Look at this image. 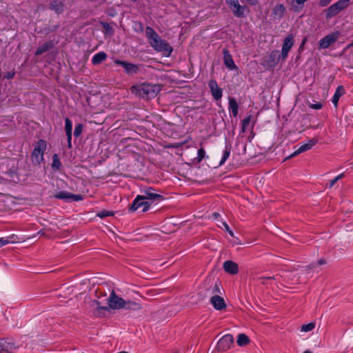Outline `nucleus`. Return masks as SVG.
<instances>
[{
    "instance_id": "nucleus-1",
    "label": "nucleus",
    "mask_w": 353,
    "mask_h": 353,
    "mask_svg": "<svg viewBox=\"0 0 353 353\" xmlns=\"http://www.w3.org/2000/svg\"><path fill=\"white\" fill-rule=\"evenodd\" d=\"M145 37L150 46L157 52H163L169 56L172 52V48L169 43L162 39L154 30L148 26L145 28Z\"/></svg>"
},
{
    "instance_id": "nucleus-2",
    "label": "nucleus",
    "mask_w": 353,
    "mask_h": 353,
    "mask_svg": "<svg viewBox=\"0 0 353 353\" xmlns=\"http://www.w3.org/2000/svg\"><path fill=\"white\" fill-rule=\"evenodd\" d=\"M131 90L140 97L151 99L155 97L161 91V87L157 84L143 83L132 86Z\"/></svg>"
},
{
    "instance_id": "nucleus-3",
    "label": "nucleus",
    "mask_w": 353,
    "mask_h": 353,
    "mask_svg": "<svg viewBox=\"0 0 353 353\" xmlns=\"http://www.w3.org/2000/svg\"><path fill=\"white\" fill-rule=\"evenodd\" d=\"M350 5V0H339L336 3L331 5L329 8L324 10L325 17L330 19L337 15L342 10L346 9Z\"/></svg>"
},
{
    "instance_id": "nucleus-4",
    "label": "nucleus",
    "mask_w": 353,
    "mask_h": 353,
    "mask_svg": "<svg viewBox=\"0 0 353 353\" xmlns=\"http://www.w3.org/2000/svg\"><path fill=\"white\" fill-rule=\"evenodd\" d=\"M151 201H146L140 194L137 195L129 207V211L134 212L141 209L142 212L148 211L151 207Z\"/></svg>"
},
{
    "instance_id": "nucleus-5",
    "label": "nucleus",
    "mask_w": 353,
    "mask_h": 353,
    "mask_svg": "<svg viewBox=\"0 0 353 353\" xmlns=\"http://www.w3.org/2000/svg\"><path fill=\"white\" fill-rule=\"evenodd\" d=\"M46 148L47 143L46 141L41 139L37 141L32 153L33 162L39 164L43 161V154Z\"/></svg>"
},
{
    "instance_id": "nucleus-6",
    "label": "nucleus",
    "mask_w": 353,
    "mask_h": 353,
    "mask_svg": "<svg viewBox=\"0 0 353 353\" xmlns=\"http://www.w3.org/2000/svg\"><path fill=\"white\" fill-rule=\"evenodd\" d=\"M143 194H140L146 201H151V205L154 203H159L164 200L163 195L157 192V191L151 187H148L141 190Z\"/></svg>"
},
{
    "instance_id": "nucleus-7",
    "label": "nucleus",
    "mask_w": 353,
    "mask_h": 353,
    "mask_svg": "<svg viewBox=\"0 0 353 353\" xmlns=\"http://www.w3.org/2000/svg\"><path fill=\"white\" fill-rule=\"evenodd\" d=\"M340 32L336 31L331 34L325 36L323 38L320 39L319 42V49H326L333 44L339 39Z\"/></svg>"
},
{
    "instance_id": "nucleus-8",
    "label": "nucleus",
    "mask_w": 353,
    "mask_h": 353,
    "mask_svg": "<svg viewBox=\"0 0 353 353\" xmlns=\"http://www.w3.org/2000/svg\"><path fill=\"white\" fill-rule=\"evenodd\" d=\"M234 344V338L232 334H225L217 343L216 350L219 352H225Z\"/></svg>"
},
{
    "instance_id": "nucleus-9",
    "label": "nucleus",
    "mask_w": 353,
    "mask_h": 353,
    "mask_svg": "<svg viewBox=\"0 0 353 353\" xmlns=\"http://www.w3.org/2000/svg\"><path fill=\"white\" fill-rule=\"evenodd\" d=\"M107 300L109 307L114 310L123 308L125 301L123 299L118 296L113 290Z\"/></svg>"
},
{
    "instance_id": "nucleus-10",
    "label": "nucleus",
    "mask_w": 353,
    "mask_h": 353,
    "mask_svg": "<svg viewBox=\"0 0 353 353\" xmlns=\"http://www.w3.org/2000/svg\"><path fill=\"white\" fill-rule=\"evenodd\" d=\"M82 285L94 287L95 285H115V283L110 280L97 276L92 277L88 280H84Z\"/></svg>"
},
{
    "instance_id": "nucleus-11",
    "label": "nucleus",
    "mask_w": 353,
    "mask_h": 353,
    "mask_svg": "<svg viewBox=\"0 0 353 353\" xmlns=\"http://www.w3.org/2000/svg\"><path fill=\"white\" fill-rule=\"evenodd\" d=\"M54 197L65 201H79L83 200V196L81 194H74L66 191L59 192L54 195Z\"/></svg>"
},
{
    "instance_id": "nucleus-12",
    "label": "nucleus",
    "mask_w": 353,
    "mask_h": 353,
    "mask_svg": "<svg viewBox=\"0 0 353 353\" xmlns=\"http://www.w3.org/2000/svg\"><path fill=\"white\" fill-rule=\"evenodd\" d=\"M294 45V37L292 34H288L284 39L282 46L281 58L285 60L288 55L290 50Z\"/></svg>"
},
{
    "instance_id": "nucleus-13",
    "label": "nucleus",
    "mask_w": 353,
    "mask_h": 353,
    "mask_svg": "<svg viewBox=\"0 0 353 353\" xmlns=\"http://www.w3.org/2000/svg\"><path fill=\"white\" fill-rule=\"evenodd\" d=\"M114 63L118 65H121L123 68L125 72L130 75H132L134 74H137L138 71L139 70V65L128 63L127 61H121L119 59H116L114 61Z\"/></svg>"
},
{
    "instance_id": "nucleus-14",
    "label": "nucleus",
    "mask_w": 353,
    "mask_h": 353,
    "mask_svg": "<svg viewBox=\"0 0 353 353\" xmlns=\"http://www.w3.org/2000/svg\"><path fill=\"white\" fill-rule=\"evenodd\" d=\"M208 86L210 88L213 98L215 100L221 99L223 96V90L218 85L217 82L214 79H211L208 82Z\"/></svg>"
},
{
    "instance_id": "nucleus-15",
    "label": "nucleus",
    "mask_w": 353,
    "mask_h": 353,
    "mask_svg": "<svg viewBox=\"0 0 353 353\" xmlns=\"http://www.w3.org/2000/svg\"><path fill=\"white\" fill-rule=\"evenodd\" d=\"M316 142L317 141L314 139L309 140L307 143L301 145L292 154H291L288 157V159L292 158L302 152L309 150L316 143Z\"/></svg>"
},
{
    "instance_id": "nucleus-16",
    "label": "nucleus",
    "mask_w": 353,
    "mask_h": 353,
    "mask_svg": "<svg viewBox=\"0 0 353 353\" xmlns=\"http://www.w3.org/2000/svg\"><path fill=\"white\" fill-rule=\"evenodd\" d=\"M210 302L216 310H223L226 307L223 298L218 294L212 296Z\"/></svg>"
},
{
    "instance_id": "nucleus-17",
    "label": "nucleus",
    "mask_w": 353,
    "mask_h": 353,
    "mask_svg": "<svg viewBox=\"0 0 353 353\" xmlns=\"http://www.w3.org/2000/svg\"><path fill=\"white\" fill-rule=\"evenodd\" d=\"M223 268L228 274H236L239 272V265L233 261H225L223 264Z\"/></svg>"
},
{
    "instance_id": "nucleus-18",
    "label": "nucleus",
    "mask_w": 353,
    "mask_h": 353,
    "mask_svg": "<svg viewBox=\"0 0 353 353\" xmlns=\"http://www.w3.org/2000/svg\"><path fill=\"white\" fill-rule=\"evenodd\" d=\"M141 292H138L139 295L147 300H151L154 296L161 293L159 290L157 289H147L141 288Z\"/></svg>"
},
{
    "instance_id": "nucleus-19",
    "label": "nucleus",
    "mask_w": 353,
    "mask_h": 353,
    "mask_svg": "<svg viewBox=\"0 0 353 353\" xmlns=\"http://www.w3.org/2000/svg\"><path fill=\"white\" fill-rule=\"evenodd\" d=\"M223 61L225 65L230 70H233L236 68V66L233 61V59L230 54L229 51L227 50H223Z\"/></svg>"
},
{
    "instance_id": "nucleus-20",
    "label": "nucleus",
    "mask_w": 353,
    "mask_h": 353,
    "mask_svg": "<svg viewBox=\"0 0 353 353\" xmlns=\"http://www.w3.org/2000/svg\"><path fill=\"white\" fill-rule=\"evenodd\" d=\"M65 131L67 136L68 145L69 148L72 147V123L68 118L65 119Z\"/></svg>"
},
{
    "instance_id": "nucleus-21",
    "label": "nucleus",
    "mask_w": 353,
    "mask_h": 353,
    "mask_svg": "<svg viewBox=\"0 0 353 353\" xmlns=\"http://www.w3.org/2000/svg\"><path fill=\"white\" fill-rule=\"evenodd\" d=\"M14 346L13 343H10L5 339H0V353H10Z\"/></svg>"
},
{
    "instance_id": "nucleus-22",
    "label": "nucleus",
    "mask_w": 353,
    "mask_h": 353,
    "mask_svg": "<svg viewBox=\"0 0 353 353\" xmlns=\"http://www.w3.org/2000/svg\"><path fill=\"white\" fill-rule=\"evenodd\" d=\"M50 9L55 11L57 14L62 13L64 10V3L58 0H54L50 3Z\"/></svg>"
},
{
    "instance_id": "nucleus-23",
    "label": "nucleus",
    "mask_w": 353,
    "mask_h": 353,
    "mask_svg": "<svg viewBox=\"0 0 353 353\" xmlns=\"http://www.w3.org/2000/svg\"><path fill=\"white\" fill-rule=\"evenodd\" d=\"M230 9L235 17L239 18L245 17V10L246 7L240 5L239 2Z\"/></svg>"
},
{
    "instance_id": "nucleus-24",
    "label": "nucleus",
    "mask_w": 353,
    "mask_h": 353,
    "mask_svg": "<svg viewBox=\"0 0 353 353\" xmlns=\"http://www.w3.org/2000/svg\"><path fill=\"white\" fill-rule=\"evenodd\" d=\"M344 93L345 91L342 85L338 86L332 99V102L335 107H337L339 99L344 94Z\"/></svg>"
},
{
    "instance_id": "nucleus-25",
    "label": "nucleus",
    "mask_w": 353,
    "mask_h": 353,
    "mask_svg": "<svg viewBox=\"0 0 353 353\" xmlns=\"http://www.w3.org/2000/svg\"><path fill=\"white\" fill-rule=\"evenodd\" d=\"M53 47L52 41H48L40 46L35 52V55H41V54L48 51Z\"/></svg>"
},
{
    "instance_id": "nucleus-26",
    "label": "nucleus",
    "mask_w": 353,
    "mask_h": 353,
    "mask_svg": "<svg viewBox=\"0 0 353 353\" xmlns=\"http://www.w3.org/2000/svg\"><path fill=\"white\" fill-rule=\"evenodd\" d=\"M107 58V54L104 52H99L95 54L92 58V63L93 65H98L105 61Z\"/></svg>"
},
{
    "instance_id": "nucleus-27",
    "label": "nucleus",
    "mask_w": 353,
    "mask_h": 353,
    "mask_svg": "<svg viewBox=\"0 0 353 353\" xmlns=\"http://www.w3.org/2000/svg\"><path fill=\"white\" fill-rule=\"evenodd\" d=\"M285 12V8L283 4H277L273 9V14L277 19H281L283 17Z\"/></svg>"
},
{
    "instance_id": "nucleus-28",
    "label": "nucleus",
    "mask_w": 353,
    "mask_h": 353,
    "mask_svg": "<svg viewBox=\"0 0 353 353\" xmlns=\"http://www.w3.org/2000/svg\"><path fill=\"white\" fill-rule=\"evenodd\" d=\"M123 308L127 310H139L141 309V305L130 300L125 301Z\"/></svg>"
},
{
    "instance_id": "nucleus-29",
    "label": "nucleus",
    "mask_w": 353,
    "mask_h": 353,
    "mask_svg": "<svg viewBox=\"0 0 353 353\" xmlns=\"http://www.w3.org/2000/svg\"><path fill=\"white\" fill-rule=\"evenodd\" d=\"M229 110L234 117H236L239 111V105L234 98L229 99Z\"/></svg>"
},
{
    "instance_id": "nucleus-30",
    "label": "nucleus",
    "mask_w": 353,
    "mask_h": 353,
    "mask_svg": "<svg viewBox=\"0 0 353 353\" xmlns=\"http://www.w3.org/2000/svg\"><path fill=\"white\" fill-rule=\"evenodd\" d=\"M250 343L249 337L245 334H239L237 339V344L239 346H245Z\"/></svg>"
},
{
    "instance_id": "nucleus-31",
    "label": "nucleus",
    "mask_w": 353,
    "mask_h": 353,
    "mask_svg": "<svg viewBox=\"0 0 353 353\" xmlns=\"http://www.w3.org/2000/svg\"><path fill=\"white\" fill-rule=\"evenodd\" d=\"M61 167V162L59 160L57 154H54L52 156V168L54 170H59Z\"/></svg>"
},
{
    "instance_id": "nucleus-32",
    "label": "nucleus",
    "mask_w": 353,
    "mask_h": 353,
    "mask_svg": "<svg viewBox=\"0 0 353 353\" xmlns=\"http://www.w3.org/2000/svg\"><path fill=\"white\" fill-rule=\"evenodd\" d=\"M258 285H275L274 279L272 278V277H267V278L261 277L259 279Z\"/></svg>"
},
{
    "instance_id": "nucleus-33",
    "label": "nucleus",
    "mask_w": 353,
    "mask_h": 353,
    "mask_svg": "<svg viewBox=\"0 0 353 353\" xmlns=\"http://www.w3.org/2000/svg\"><path fill=\"white\" fill-rule=\"evenodd\" d=\"M231 151V147L230 145H226L225 150L223 151L222 158L219 162V165H223L226 160L229 158Z\"/></svg>"
},
{
    "instance_id": "nucleus-34",
    "label": "nucleus",
    "mask_w": 353,
    "mask_h": 353,
    "mask_svg": "<svg viewBox=\"0 0 353 353\" xmlns=\"http://www.w3.org/2000/svg\"><path fill=\"white\" fill-rule=\"evenodd\" d=\"M280 57H281V55H280L279 52L278 50H274L270 54V61L273 62V65H275L278 63Z\"/></svg>"
},
{
    "instance_id": "nucleus-35",
    "label": "nucleus",
    "mask_w": 353,
    "mask_h": 353,
    "mask_svg": "<svg viewBox=\"0 0 353 353\" xmlns=\"http://www.w3.org/2000/svg\"><path fill=\"white\" fill-rule=\"evenodd\" d=\"M307 1V0H292V3L294 8V10L296 11L301 9L303 7L304 3Z\"/></svg>"
},
{
    "instance_id": "nucleus-36",
    "label": "nucleus",
    "mask_w": 353,
    "mask_h": 353,
    "mask_svg": "<svg viewBox=\"0 0 353 353\" xmlns=\"http://www.w3.org/2000/svg\"><path fill=\"white\" fill-rule=\"evenodd\" d=\"M14 236H10L6 238H0V248L10 243H13L15 242V240H13Z\"/></svg>"
},
{
    "instance_id": "nucleus-37",
    "label": "nucleus",
    "mask_w": 353,
    "mask_h": 353,
    "mask_svg": "<svg viewBox=\"0 0 353 353\" xmlns=\"http://www.w3.org/2000/svg\"><path fill=\"white\" fill-rule=\"evenodd\" d=\"M315 327V323H309L307 324H304L301 327V332H310L314 330Z\"/></svg>"
},
{
    "instance_id": "nucleus-38",
    "label": "nucleus",
    "mask_w": 353,
    "mask_h": 353,
    "mask_svg": "<svg viewBox=\"0 0 353 353\" xmlns=\"http://www.w3.org/2000/svg\"><path fill=\"white\" fill-rule=\"evenodd\" d=\"M251 119H252V116L250 115V116L246 117L242 121V123H241V130H242L243 132H244L245 131L246 128H248V126L250 123Z\"/></svg>"
},
{
    "instance_id": "nucleus-39",
    "label": "nucleus",
    "mask_w": 353,
    "mask_h": 353,
    "mask_svg": "<svg viewBox=\"0 0 353 353\" xmlns=\"http://www.w3.org/2000/svg\"><path fill=\"white\" fill-rule=\"evenodd\" d=\"M83 125L81 123H78L75 125L74 131V136L75 137H79L83 131Z\"/></svg>"
},
{
    "instance_id": "nucleus-40",
    "label": "nucleus",
    "mask_w": 353,
    "mask_h": 353,
    "mask_svg": "<svg viewBox=\"0 0 353 353\" xmlns=\"http://www.w3.org/2000/svg\"><path fill=\"white\" fill-rule=\"evenodd\" d=\"M108 307L106 306H98L94 311L93 314L96 316H101V311L105 310L107 311Z\"/></svg>"
},
{
    "instance_id": "nucleus-41",
    "label": "nucleus",
    "mask_w": 353,
    "mask_h": 353,
    "mask_svg": "<svg viewBox=\"0 0 353 353\" xmlns=\"http://www.w3.org/2000/svg\"><path fill=\"white\" fill-rule=\"evenodd\" d=\"M205 154V151L203 148H200L197 152V159L198 161L200 162L203 160Z\"/></svg>"
},
{
    "instance_id": "nucleus-42",
    "label": "nucleus",
    "mask_w": 353,
    "mask_h": 353,
    "mask_svg": "<svg viewBox=\"0 0 353 353\" xmlns=\"http://www.w3.org/2000/svg\"><path fill=\"white\" fill-rule=\"evenodd\" d=\"M113 214L114 213L112 212L103 210L99 212L97 214V216H99L100 218H104L106 216H112Z\"/></svg>"
},
{
    "instance_id": "nucleus-43",
    "label": "nucleus",
    "mask_w": 353,
    "mask_h": 353,
    "mask_svg": "<svg viewBox=\"0 0 353 353\" xmlns=\"http://www.w3.org/2000/svg\"><path fill=\"white\" fill-rule=\"evenodd\" d=\"M308 106L314 110H320L322 108V104L320 102H316L314 103H308Z\"/></svg>"
},
{
    "instance_id": "nucleus-44",
    "label": "nucleus",
    "mask_w": 353,
    "mask_h": 353,
    "mask_svg": "<svg viewBox=\"0 0 353 353\" xmlns=\"http://www.w3.org/2000/svg\"><path fill=\"white\" fill-rule=\"evenodd\" d=\"M226 3L230 7V8H232V7L239 2L238 0H225Z\"/></svg>"
},
{
    "instance_id": "nucleus-45",
    "label": "nucleus",
    "mask_w": 353,
    "mask_h": 353,
    "mask_svg": "<svg viewBox=\"0 0 353 353\" xmlns=\"http://www.w3.org/2000/svg\"><path fill=\"white\" fill-rule=\"evenodd\" d=\"M223 225L224 226V228L225 230L229 233V234L231 236H234V233L233 232L230 230L229 225L225 223V222H223Z\"/></svg>"
},
{
    "instance_id": "nucleus-46",
    "label": "nucleus",
    "mask_w": 353,
    "mask_h": 353,
    "mask_svg": "<svg viewBox=\"0 0 353 353\" xmlns=\"http://www.w3.org/2000/svg\"><path fill=\"white\" fill-rule=\"evenodd\" d=\"M14 75H15V72L14 71L8 72L5 74L4 78L8 79H11L14 78Z\"/></svg>"
},
{
    "instance_id": "nucleus-47",
    "label": "nucleus",
    "mask_w": 353,
    "mask_h": 353,
    "mask_svg": "<svg viewBox=\"0 0 353 353\" xmlns=\"http://www.w3.org/2000/svg\"><path fill=\"white\" fill-rule=\"evenodd\" d=\"M331 1H332V0H320L319 5L321 7H325V6H327Z\"/></svg>"
},
{
    "instance_id": "nucleus-48",
    "label": "nucleus",
    "mask_w": 353,
    "mask_h": 353,
    "mask_svg": "<svg viewBox=\"0 0 353 353\" xmlns=\"http://www.w3.org/2000/svg\"><path fill=\"white\" fill-rule=\"evenodd\" d=\"M336 182L337 180L336 179V178H334L332 180L330 181V182L327 183L326 186L328 187L329 188H332Z\"/></svg>"
},
{
    "instance_id": "nucleus-49",
    "label": "nucleus",
    "mask_w": 353,
    "mask_h": 353,
    "mask_svg": "<svg viewBox=\"0 0 353 353\" xmlns=\"http://www.w3.org/2000/svg\"><path fill=\"white\" fill-rule=\"evenodd\" d=\"M325 263H326V261L325 259H323L319 260L318 263H317V264L319 265H324Z\"/></svg>"
},
{
    "instance_id": "nucleus-50",
    "label": "nucleus",
    "mask_w": 353,
    "mask_h": 353,
    "mask_svg": "<svg viewBox=\"0 0 353 353\" xmlns=\"http://www.w3.org/2000/svg\"><path fill=\"white\" fill-rule=\"evenodd\" d=\"M102 26L103 28L107 30H109V28H110V25L108 23H103Z\"/></svg>"
},
{
    "instance_id": "nucleus-51",
    "label": "nucleus",
    "mask_w": 353,
    "mask_h": 353,
    "mask_svg": "<svg viewBox=\"0 0 353 353\" xmlns=\"http://www.w3.org/2000/svg\"><path fill=\"white\" fill-rule=\"evenodd\" d=\"M246 1L253 6L256 5L258 3V0H246Z\"/></svg>"
},
{
    "instance_id": "nucleus-52",
    "label": "nucleus",
    "mask_w": 353,
    "mask_h": 353,
    "mask_svg": "<svg viewBox=\"0 0 353 353\" xmlns=\"http://www.w3.org/2000/svg\"><path fill=\"white\" fill-rule=\"evenodd\" d=\"M343 176H344V174L342 173V174L338 175L337 176H336L335 178L338 181L339 179H342Z\"/></svg>"
},
{
    "instance_id": "nucleus-53",
    "label": "nucleus",
    "mask_w": 353,
    "mask_h": 353,
    "mask_svg": "<svg viewBox=\"0 0 353 353\" xmlns=\"http://www.w3.org/2000/svg\"><path fill=\"white\" fill-rule=\"evenodd\" d=\"M307 268L308 269H316V265H314V264H312V265H309V266H307Z\"/></svg>"
},
{
    "instance_id": "nucleus-54",
    "label": "nucleus",
    "mask_w": 353,
    "mask_h": 353,
    "mask_svg": "<svg viewBox=\"0 0 353 353\" xmlns=\"http://www.w3.org/2000/svg\"><path fill=\"white\" fill-rule=\"evenodd\" d=\"M213 293H221L220 288H214Z\"/></svg>"
},
{
    "instance_id": "nucleus-55",
    "label": "nucleus",
    "mask_w": 353,
    "mask_h": 353,
    "mask_svg": "<svg viewBox=\"0 0 353 353\" xmlns=\"http://www.w3.org/2000/svg\"><path fill=\"white\" fill-rule=\"evenodd\" d=\"M95 293L97 295L98 294V293H99L101 294V288H97Z\"/></svg>"
},
{
    "instance_id": "nucleus-56",
    "label": "nucleus",
    "mask_w": 353,
    "mask_h": 353,
    "mask_svg": "<svg viewBox=\"0 0 353 353\" xmlns=\"http://www.w3.org/2000/svg\"><path fill=\"white\" fill-rule=\"evenodd\" d=\"M212 215H213L215 218H216V217H218V216H219V213H217V212H214V213H213V214H212Z\"/></svg>"
},
{
    "instance_id": "nucleus-57",
    "label": "nucleus",
    "mask_w": 353,
    "mask_h": 353,
    "mask_svg": "<svg viewBox=\"0 0 353 353\" xmlns=\"http://www.w3.org/2000/svg\"><path fill=\"white\" fill-rule=\"evenodd\" d=\"M306 42V39H304L301 43V46H303Z\"/></svg>"
},
{
    "instance_id": "nucleus-58",
    "label": "nucleus",
    "mask_w": 353,
    "mask_h": 353,
    "mask_svg": "<svg viewBox=\"0 0 353 353\" xmlns=\"http://www.w3.org/2000/svg\"><path fill=\"white\" fill-rule=\"evenodd\" d=\"M353 46V41L348 45V48Z\"/></svg>"
},
{
    "instance_id": "nucleus-59",
    "label": "nucleus",
    "mask_w": 353,
    "mask_h": 353,
    "mask_svg": "<svg viewBox=\"0 0 353 353\" xmlns=\"http://www.w3.org/2000/svg\"><path fill=\"white\" fill-rule=\"evenodd\" d=\"M303 353H312V352L310 351L307 350V351H305Z\"/></svg>"
},
{
    "instance_id": "nucleus-60",
    "label": "nucleus",
    "mask_w": 353,
    "mask_h": 353,
    "mask_svg": "<svg viewBox=\"0 0 353 353\" xmlns=\"http://www.w3.org/2000/svg\"><path fill=\"white\" fill-rule=\"evenodd\" d=\"M174 353H179V351H176Z\"/></svg>"
},
{
    "instance_id": "nucleus-61",
    "label": "nucleus",
    "mask_w": 353,
    "mask_h": 353,
    "mask_svg": "<svg viewBox=\"0 0 353 353\" xmlns=\"http://www.w3.org/2000/svg\"><path fill=\"white\" fill-rule=\"evenodd\" d=\"M133 1H136L137 0H132Z\"/></svg>"
}]
</instances>
